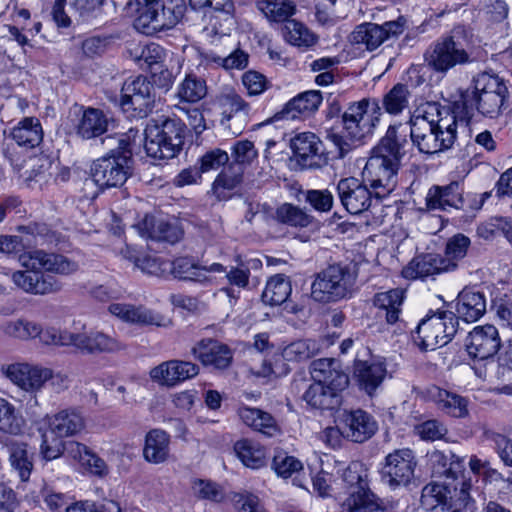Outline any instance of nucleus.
Here are the masks:
<instances>
[{"mask_svg": "<svg viewBox=\"0 0 512 512\" xmlns=\"http://www.w3.org/2000/svg\"><path fill=\"white\" fill-rule=\"evenodd\" d=\"M428 110L414 114L408 124L412 144L420 153L435 154L450 149L457 138L459 119L451 108L428 104Z\"/></svg>", "mask_w": 512, "mask_h": 512, "instance_id": "obj_1", "label": "nucleus"}, {"mask_svg": "<svg viewBox=\"0 0 512 512\" xmlns=\"http://www.w3.org/2000/svg\"><path fill=\"white\" fill-rule=\"evenodd\" d=\"M473 89L460 92V97L452 104V109L461 123L469 124L477 111L483 116L495 118L508 98L505 82L496 75L478 74Z\"/></svg>", "mask_w": 512, "mask_h": 512, "instance_id": "obj_2", "label": "nucleus"}, {"mask_svg": "<svg viewBox=\"0 0 512 512\" xmlns=\"http://www.w3.org/2000/svg\"><path fill=\"white\" fill-rule=\"evenodd\" d=\"M381 110L379 100L375 98L350 103L342 114V131L337 132L333 127L327 131V139L338 149L339 157H344L356 142L374 133L382 116Z\"/></svg>", "mask_w": 512, "mask_h": 512, "instance_id": "obj_3", "label": "nucleus"}, {"mask_svg": "<svg viewBox=\"0 0 512 512\" xmlns=\"http://www.w3.org/2000/svg\"><path fill=\"white\" fill-rule=\"evenodd\" d=\"M122 134L118 137H109L108 139L116 143L109 152L95 160L91 167V180H86L85 185L90 186L93 183L100 189L121 187L131 176L133 167V142L130 134Z\"/></svg>", "mask_w": 512, "mask_h": 512, "instance_id": "obj_4", "label": "nucleus"}, {"mask_svg": "<svg viewBox=\"0 0 512 512\" xmlns=\"http://www.w3.org/2000/svg\"><path fill=\"white\" fill-rule=\"evenodd\" d=\"M186 125L178 118L159 117L149 120L145 128V151L155 160H168L182 150Z\"/></svg>", "mask_w": 512, "mask_h": 512, "instance_id": "obj_5", "label": "nucleus"}, {"mask_svg": "<svg viewBox=\"0 0 512 512\" xmlns=\"http://www.w3.org/2000/svg\"><path fill=\"white\" fill-rule=\"evenodd\" d=\"M1 374L22 391L30 393L35 406H38L37 393L49 382L53 391L61 393L69 386V379L52 369L28 362H15L0 367Z\"/></svg>", "mask_w": 512, "mask_h": 512, "instance_id": "obj_6", "label": "nucleus"}, {"mask_svg": "<svg viewBox=\"0 0 512 512\" xmlns=\"http://www.w3.org/2000/svg\"><path fill=\"white\" fill-rule=\"evenodd\" d=\"M49 252L33 249L20 255V264L25 271H15L11 278L19 289L32 295H48L60 292L63 284L53 275L45 274Z\"/></svg>", "mask_w": 512, "mask_h": 512, "instance_id": "obj_7", "label": "nucleus"}, {"mask_svg": "<svg viewBox=\"0 0 512 512\" xmlns=\"http://www.w3.org/2000/svg\"><path fill=\"white\" fill-rule=\"evenodd\" d=\"M470 43L464 26L455 27L450 35L434 42L424 53L427 66L434 72L446 74L458 65L471 62Z\"/></svg>", "mask_w": 512, "mask_h": 512, "instance_id": "obj_8", "label": "nucleus"}, {"mask_svg": "<svg viewBox=\"0 0 512 512\" xmlns=\"http://www.w3.org/2000/svg\"><path fill=\"white\" fill-rule=\"evenodd\" d=\"M134 27L146 35L173 28L184 16V0H135Z\"/></svg>", "mask_w": 512, "mask_h": 512, "instance_id": "obj_9", "label": "nucleus"}, {"mask_svg": "<svg viewBox=\"0 0 512 512\" xmlns=\"http://www.w3.org/2000/svg\"><path fill=\"white\" fill-rule=\"evenodd\" d=\"M357 275L348 265L335 263L316 273L311 284V297L319 303H336L351 298Z\"/></svg>", "mask_w": 512, "mask_h": 512, "instance_id": "obj_10", "label": "nucleus"}, {"mask_svg": "<svg viewBox=\"0 0 512 512\" xmlns=\"http://www.w3.org/2000/svg\"><path fill=\"white\" fill-rule=\"evenodd\" d=\"M342 479L348 497L344 506L348 512H378L384 509L383 501L370 489L369 470L360 461H352L343 471Z\"/></svg>", "mask_w": 512, "mask_h": 512, "instance_id": "obj_11", "label": "nucleus"}, {"mask_svg": "<svg viewBox=\"0 0 512 512\" xmlns=\"http://www.w3.org/2000/svg\"><path fill=\"white\" fill-rule=\"evenodd\" d=\"M458 319L451 311H442L422 319L413 333L415 344L422 350H435L448 344L457 332Z\"/></svg>", "mask_w": 512, "mask_h": 512, "instance_id": "obj_12", "label": "nucleus"}, {"mask_svg": "<svg viewBox=\"0 0 512 512\" xmlns=\"http://www.w3.org/2000/svg\"><path fill=\"white\" fill-rule=\"evenodd\" d=\"M400 166V162L371 151L363 169V180L375 190L377 197H382L396 187Z\"/></svg>", "mask_w": 512, "mask_h": 512, "instance_id": "obj_13", "label": "nucleus"}, {"mask_svg": "<svg viewBox=\"0 0 512 512\" xmlns=\"http://www.w3.org/2000/svg\"><path fill=\"white\" fill-rule=\"evenodd\" d=\"M155 103L153 84L145 76L127 80L121 89V107L132 117L144 118L152 112Z\"/></svg>", "mask_w": 512, "mask_h": 512, "instance_id": "obj_14", "label": "nucleus"}, {"mask_svg": "<svg viewBox=\"0 0 512 512\" xmlns=\"http://www.w3.org/2000/svg\"><path fill=\"white\" fill-rule=\"evenodd\" d=\"M416 459L412 450L397 449L385 457L382 479L391 488L407 486L414 477Z\"/></svg>", "mask_w": 512, "mask_h": 512, "instance_id": "obj_15", "label": "nucleus"}, {"mask_svg": "<svg viewBox=\"0 0 512 512\" xmlns=\"http://www.w3.org/2000/svg\"><path fill=\"white\" fill-rule=\"evenodd\" d=\"M501 339L494 325L476 326L465 340V348L470 358L488 360L499 351Z\"/></svg>", "mask_w": 512, "mask_h": 512, "instance_id": "obj_16", "label": "nucleus"}, {"mask_svg": "<svg viewBox=\"0 0 512 512\" xmlns=\"http://www.w3.org/2000/svg\"><path fill=\"white\" fill-rule=\"evenodd\" d=\"M403 31L404 21L401 18L385 22L383 25L363 23L353 31L351 40L353 43L364 45L367 50L373 51L384 41L402 34Z\"/></svg>", "mask_w": 512, "mask_h": 512, "instance_id": "obj_17", "label": "nucleus"}, {"mask_svg": "<svg viewBox=\"0 0 512 512\" xmlns=\"http://www.w3.org/2000/svg\"><path fill=\"white\" fill-rule=\"evenodd\" d=\"M200 368L197 364L184 360H168L150 370L153 382L168 388L175 387L187 380L196 377Z\"/></svg>", "mask_w": 512, "mask_h": 512, "instance_id": "obj_18", "label": "nucleus"}, {"mask_svg": "<svg viewBox=\"0 0 512 512\" xmlns=\"http://www.w3.org/2000/svg\"><path fill=\"white\" fill-rule=\"evenodd\" d=\"M337 193L342 206L350 214H361L371 206L372 193L363 181L355 177L340 179L337 183Z\"/></svg>", "mask_w": 512, "mask_h": 512, "instance_id": "obj_19", "label": "nucleus"}, {"mask_svg": "<svg viewBox=\"0 0 512 512\" xmlns=\"http://www.w3.org/2000/svg\"><path fill=\"white\" fill-rule=\"evenodd\" d=\"M339 420L342 435L353 442L362 443L377 431V423L374 418L361 409L344 410Z\"/></svg>", "mask_w": 512, "mask_h": 512, "instance_id": "obj_20", "label": "nucleus"}, {"mask_svg": "<svg viewBox=\"0 0 512 512\" xmlns=\"http://www.w3.org/2000/svg\"><path fill=\"white\" fill-rule=\"evenodd\" d=\"M108 310L119 320L133 325L165 327L170 323L163 315L143 305L112 303Z\"/></svg>", "mask_w": 512, "mask_h": 512, "instance_id": "obj_21", "label": "nucleus"}, {"mask_svg": "<svg viewBox=\"0 0 512 512\" xmlns=\"http://www.w3.org/2000/svg\"><path fill=\"white\" fill-rule=\"evenodd\" d=\"M457 264L433 253L414 257L403 269L402 275L406 279H422L433 277L442 272L452 271Z\"/></svg>", "mask_w": 512, "mask_h": 512, "instance_id": "obj_22", "label": "nucleus"}, {"mask_svg": "<svg viewBox=\"0 0 512 512\" xmlns=\"http://www.w3.org/2000/svg\"><path fill=\"white\" fill-rule=\"evenodd\" d=\"M191 354L204 366H212L219 370L228 368L233 360V352L230 347L211 338L197 342L192 347Z\"/></svg>", "mask_w": 512, "mask_h": 512, "instance_id": "obj_23", "label": "nucleus"}, {"mask_svg": "<svg viewBox=\"0 0 512 512\" xmlns=\"http://www.w3.org/2000/svg\"><path fill=\"white\" fill-rule=\"evenodd\" d=\"M408 137L410 136L407 123L390 125L372 151L401 163L409 146Z\"/></svg>", "mask_w": 512, "mask_h": 512, "instance_id": "obj_24", "label": "nucleus"}, {"mask_svg": "<svg viewBox=\"0 0 512 512\" xmlns=\"http://www.w3.org/2000/svg\"><path fill=\"white\" fill-rule=\"evenodd\" d=\"M425 201L428 210H460L464 205L463 189L456 181L445 186L434 185L428 190Z\"/></svg>", "mask_w": 512, "mask_h": 512, "instance_id": "obj_25", "label": "nucleus"}, {"mask_svg": "<svg viewBox=\"0 0 512 512\" xmlns=\"http://www.w3.org/2000/svg\"><path fill=\"white\" fill-rule=\"evenodd\" d=\"M387 374L386 366L377 360H355L354 378L359 388L372 396L381 386Z\"/></svg>", "mask_w": 512, "mask_h": 512, "instance_id": "obj_26", "label": "nucleus"}, {"mask_svg": "<svg viewBox=\"0 0 512 512\" xmlns=\"http://www.w3.org/2000/svg\"><path fill=\"white\" fill-rule=\"evenodd\" d=\"M47 423L49 431L58 438L75 436L85 427V419L76 408H66L48 416Z\"/></svg>", "mask_w": 512, "mask_h": 512, "instance_id": "obj_27", "label": "nucleus"}, {"mask_svg": "<svg viewBox=\"0 0 512 512\" xmlns=\"http://www.w3.org/2000/svg\"><path fill=\"white\" fill-rule=\"evenodd\" d=\"M11 470L17 474L20 482L26 483L34 469V452L25 442L11 440L5 444Z\"/></svg>", "mask_w": 512, "mask_h": 512, "instance_id": "obj_28", "label": "nucleus"}, {"mask_svg": "<svg viewBox=\"0 0 512 512\" xmlns=\"http://www.w3.org/2000/svg\"><path fill=\"white\" fill-rule=\"evenodd\" d=\"M291 148L298 163L304 168L319 166L322 142L312 132H303L291 140Z\"/></svg>", "mask_w": 512, "mask_h": 512, "instance_id": "obj_29", "label": "nucleus"}, {"mask_svg": "<svg viewBox=\"0 0 512 512\" xmlns=\"http://www.w3.org/2000/svg\"><path fill=\"white\" fill-rule=\"evenodd\" d=\"M137 227L143 237L154 241L174 244L182 237V231L177 225L155 216L146 215Z\"/></svg>", "mask_w": 512, "mask_h": 512, "instance_id": "obj_30", "label": "nucleus"}, {"mask_svg": "<svg viewBox=\"0 0 512 512\" xmlns=\"http://www.w3.org/2000/svg\"><path fill=\"white\" fill-rule=\"evenodd\" d=\"M311 376L316 383L333 385L337 389H346L349 385L348 375L340 369L339 362L331 358L314 360Z\"/></svg>", "mask_w": 512, "mask_h": 512, "instance_id": "obj_31", "label": "nucleus"}, {"mask_svg": "<svg viewBox=\"0 0 512 512\" xmlns=\"http://www.w3.org/2000/svg\"><path fill=\"white\" fill-rule=\"evenodd\" d=\"M456 312L457 319L465 322L479 320L486 312L485 295L473 288L463 289L457 297Z\"/></svg>", "mask_w": 512, "mask_h": 512, "instance_id": "obj_32", "label": "nucleus"}, {"mask_svg": "<svg viewBox=\"0 0 512 512\" xmlns=\"http://www.w3.org/2000/svg\"><path fill=\"white\" fill-rule=\"evenodd\" d=\"M432 473L436 476L457 479L464 471V458L451 450H432L427 453Z\"/></svg>", "mask_w": 512, "mask_h": 512, "instance_id": "obj_33", "label": "nucleus"}, {"mask_svg": "<svg viewBox=\"0 0 512 512\" xmlns=\"http://www.w3.org/2000/svg\"><path fill=\"white\" fill-rule=\"evenodd\" d=\"M343 390L337 389L333 385L314 382L305 391L303 399L313 408L332 410L340 406V392Z\"/></svg>", "mask_w": 512, "mask_h": 512, "instance_id": "obj_34", "label": "nucleus"}, {"mask_svg": "<svg viewBox=\"0 0 512 512\" xmlns=\"http://www.w3.org/2000/svg\"><path fill=\"white\" fill-rule=\"evenodd\" d=\"M403 302L404 291L402 289L379 292L373 298V304L378 309L377 316L384 318L390 325L399 321Z\"/></svg>", "mask_w": 512, "mask_h": 512, "instance_id": "obj_35", "label": "nucleus"}, {"mask_svg": "<svg viewBox=\"0 0 512 512\" xmlns=\"http://www.w3.org/2000/svg\"><path fill=\"white\" fill-rule=\"evenodd\" d=\"M108 125L109 119L102 110L89 107L83 111L75 131L82 139L89 140L103 135Z\"/></svg>", "mask_w": 512, "mask_h": 512, "instance_id": "obj_36", "label": "nucleus"}, {"mask_svg": "<svg viewBox=\"0 0 512 512\" xmlns=\"http://www.w3.org/2000/svg\"><path fill=\"white\" fill-rule=\"evenodd\" d=\"M322 102V95L320 91L310 90L299 94L291 99L281 112L275 115L276 119L294 120L299 115L304 113H311L318 109Z\"/></svg>", "mask_w": 512, "mask_h": 512, "instance_id": "obj_37", "label": "nucleus"}, {"mask_svg": "<svg viewBox=\"0 0 512 512\" xmlns=\"http://www.w3.org/2000/svg\"><path fill=\"white\" fill-rule=\"evenodd\" d=\"M10 137L20 147L35 148L43 140L42 125L36 117H25L11 130Z\"/></svg>", "mask_w": 512, "mask_h": 512, "instance_id": "obj_38", "label": "nucleus"}, {"mask_svg": "<svg viewBox=\"0 0 512 512\" xmlns=\"http://www.w3.org/2000/svg\"><path fill=\"white\" fill-rule=\"evenodd\" d=\"M430 396L438 409L455 418H464L468 415V400L458 394L439 387L430 390Z\"/></svg>", "mask_w": 512, "mask_h": 512, "instance_id": "obj_39", "label": "nucleus"}, {"mask_svg": "<svg viewBox=\"0 0 512 512\" xmlns=\"http://www.w3.org/2000/svg\"><path fill=\"white\" fill-rule=\"evenodd\" d=\"M238 415L245 425L266 436L272 437L279 431L274 417L261 409L244 406L239 408Z\"/></svg>", "mask_w": 512, "mask_h": 512, "instance_id": "obj_40", "label": "nucleus"}, {"mask_svg": "<svg viewBox=\"0 0 512 512\" xmlns=\"http://www.w3.org/2000/svg\"><path fill=\"white\" fill-rule=\"evenodd\" d=\"M256 6L271 24L286 25L297 12L293 0H258Z\"/></svg>", "mask_w": 512, "mask_h": 512, "instance_id": "obj_41", "label": "nucleus"}, {"mask_svg": "<svg viewBox=\"0 0 512 512\" xmlns=\"http://www.w3.org/2000/svg\"><path fill=\"white\" fill-rule=\"evenodd\" d=\"M247 64L248 54L242 50H235L229 54H219L212 50L200 53L199 65L206 68L243 69Z\"/></svg>", "mask_w": 512, "mask_h": 512, "instance_id": "obj_42", "label": "nucleus"}, {"mask_svg": "<svg viewBox=\"0 0 512 512\" xmlns=\"http://www.w3.org/2000/svg\"><path fill=\"white\" fill-rule=\"evenodd\" d=\"M169 435L160 429L149 431L145 438L143 456L153 464L165 462L169 457Z\"/></svg>", "mask_w": 512, "mask_h": 512, "instance_id": "obj_43", "label": "nucleus"}, {"mask_svg": "<svg viewBox=\"0 0 512 512\" xmlns=\"http://www.w3.org/2000/svg\"><path fill=\"white\" fill-rule=\"evenodd\" d=\"M292 291L289 278L283 274L272 276L266 283L262 293V301L271 306L283 304Z\"/></svg>", "mask_w": 512, "mask_h": 512, "instance_id": "obj_44", "label": "nucleus"}, {"mask_svg": "<svg viewBox=\"0 0 512 512\" xmlns=\"http://www.w3.org/2000/svg\"><path fill=\"white\" fill-rule=\"evenodd\" d=\"M274 220L295 228H306L314 220L305 209L291 203H283L275 209Z\"/></svg>", "mask_w": 512, "mask_h": 512, "instance_id": "obj_45", "label": "nucleus"}, {"mask_svg": "<svg viewBox=\"0 0 512 512\" xmlns=\"http://www.w3.org/2000/svg\"><path fill=\"white\" fill-rule=\"evenodd\" d=\"M234 451L240 461L248 468L259 469L266 464V453L259 444L242 439L235 443Z\"/></svg>", "mask_w": 512, "mask_h": 512, "instance_id": "obj_46", "label": "nucleus"}, {"mask_svg": "<svg viewBox=\"0 0 512 512\" xmlns=\"http://www.w3.org/2000/svg\"><path fill=\"white\" fill-rule=\"evenodd\" d=\"M321 350V344L314 339H299L291 342L282 350V357L289 362L306 361Z\"/></svg>", "mask_w": 512, "mask_h": 512, "instance_id": "obj_47", "label": "nucleus"}, {"mask_svg": "<svg viewBox=\"0 0 512 512\" xmlns=\"http://www.w3.org/2000/svg\"><path fill=\"white\" fill-rule=\"evenodd\" d=\"M69 448L73 457L78 458L92 474L99 477H103L108 474L109 470L106 462L89 450L87 446L79 442H71L69 443Z\"/></svg>", "mask_w": 512, "mask_h": 512, "instance_id": "obj_48", "label": "nucleus"}, {"mask_svg": "<svg viewBox=\"0 0 512 512\" xmlns=\"http://www.w3.org/2000/svg\"><path fill=\"white\" fill-rule=\"evenodd\" d=\"M207 94V85L204 79L188 74L178 85L176 96L180 102L197 103Z\"/></svg>", "mask_w": 512, "mask_h": 512, "instance_id": "obj_49", "label": "nucleus"}, {"mask_svg": "<svg viewBox=\"0 0 512 512\" xmlns=\"http://www.w3.org/2000/svg\"><path fill=\"white\" fill-rule=\"evenodd\" d=\"M284 38L291 45L308 49L317 43V36L303 23L292 19L284 28Z\"/></svg>", "mask_w": 512, "mask_h": 512, "instance_id": "obj_50", "label": "nucleus"}, {"mask_svg": "<svg viewBox=\"0 0 512 512\" xmlns=\"http://www.w3.org/2000/svg\"><path fill=\"white\" fill-rule=\"evenodd\" d=\"M171 271L175 278L181 280H189L199 283H206L210 281V278L203 273L201 266L187 257L175 259L172 262Z\"/></svg>", "mask_w": 512, "mask_h": 512, "instance_id": "obj_51", "label": "nucleus"}, {"mask_svg": "<svg viewBox=\"0 0 512 512\" xmlns=\"http://www.w3.org/2000/svg\"><path fill=\"white\" fill-rule=\"evenodd\" d=\"M24 420L15 406L4 398H0V430L12 435L22 432Z\"/></svg>", "mask_w": 512, "mask_h": 512, "instance_id": "obj_52", "label": "nucleus"}, {"mask_svg": "<svg viewBox=\"0 0 512 512\" xmlns=\"http://www.w3.org/2000/svg\"><path fill=\"white\" fill-rule=\"evenodd\" d=\"M243 170L241 167L229 165L224 169L213 182V192L220 199L225 197V190H233L241 181Z\"/></svg>", "mask_w": 512, "mask_h": 512, "instance_id": "obj_53", "label": "nucleus"}, {"mask_svg": "<svg viewBox=\"0 0 512 512\" xmlns=\"http://www.w3.org/2000/svg\"><path fill=\"white\" fill-rule=\"evenodd\" d=\"M221 125L230 128L228 122L237 114L246 118L250 111L249 104L238 94H228L222 99Z\"/></svg>", "mask_w": 512, "mask_h": 512, "instance_id": "obj_54", "label": "nucleus"}, {"mask_svg": "<svg viewBox=\"0 0 512 512\" xmlns=\"http://www.w3.org/2000/svg\"><path fill=\"white\" fill-rule=\"evenodd\" d=\"M409 90L403 84H396L383 98L382 104L386 112L397 115L408 105Z\"/></svg>", "mask_w": 512, "mask_h": 512, "instance_id": "obj_55", "label": "nucleus"}, {"mask_svg": "<svg viewBox=\"0 0 512 512\" xmlns=\"http://www.w3.org/2000/svg\"><path fill=\"white\" fill-rule=\"evenodd\" d=\"M471 487V482L466 480L461 482V487L458 492L457 487H455L456 494L450 497L449 503V507L453 512H475V502L469 494Z\"/></svg>", "mask_w": 512, "mask_h": 512, "instance_id": "obj_56", "label": "nucleus"}, {"mask_svg": "<svg viewBox=\"0 0 512 512\" xmlns=\"http://www.w3.org/2000/svg\"><path fill=\"white\" fill-rule=\"evenodd\" d=\"M450 491L446 486L438 483H429L424 486L421 494V503L428 508L446 505Z\"/></svg>", "mask_w": 512, "mask_h": 512, "instance_id": "obj_57", "label": "nucleus"}, {"mask_svg": "<svg viewBox=\"0 0 512 512\" xmlns=\"http://www.w3.org/2000/svg\"><path fill=\"white\" fill-rule=\"evenodd\" d=\"M231 155L233 162L230 165H235L237 169L241 167L244 171V168L257 157V150L251 141L242 140L234 144Z\"/></svg>", "mask_w": 512, "mask_h": 512, "instance_id": "obj_58", "label": "nucleus"}, {"mask_svg": "<svg viewBox=\"0 0 512 512\" xmlns=\"http://www.w3.org/2000/svg\"><path fill=\"white\" fill-rule=\"evenodd\" d=\"M302 467V463L297 458L284 452H279L273 457L272 469L280 477L289 478L299 472Z\"/></svg>", "mask_w": 512, "mask_h": 512, "instance_id": "obj_59", "label": "nucleus"}, {"mask_svg": "<svg viewBox=\"0 0 512 512\" xmlns=\"http://www.w3.org/2000/svg\"><path fill=\"white\" fill-rule=\"evenodd\" d=\"M164 59V49L155 43L148 44L141 49V53L138 56L140 66L146 67L154 74L157 71V67H161V63Z\"/></svg>", "mask_w": 512, "mask_h": 512, "instance_id": "obj_60", "label": "nucleus"}, {"mask_svg": "<svg viewBox=\"0 0 512 512\" xmlns=\"http://www.w3.org/2000/svg\"><path fill=\"white\" fill-rule=\"evenodd\" d=\"M416 434L426 441L442 439L448 432L446 426L438 420H427L415 426Z\"/></svg>", "mask_w": 512, "mask_h": 512, "instance_id": "obj_61", "label": "nucleus"}, {"mask_svg": "<svg viewBox=\"0 0 512 512\" xmlns=\"http://www.w3.org/2000/svg\"><path fill=\"white\" fill-rule=\"evenodd\" d=\"M486 439L494 444L504 464L512 467V440L497 432H486Z\"/></svg>", "mask_w": 512, "mask_h": 512, "instance_id": "obj_62", "label": "nucleus"}, {"mask_svg": "<svg viewBox=\"0 0 512 512\" xmlns=\"http://www.w3.org/2000/svg\"><path fill=\"white\" fill-rule=\"evenodd\" d=\"M105 2L106 0H71L70 4L83 21H88L101 13Z\"/></svg>", "mask_w": 512, "mask_h": 512, "instance_id": "obj_63", "label": "nucleus"}, {"mask_svg": "<svg viewBox=\"0 0 512 512\" xmlns=\"http://www.w3.org/2000/svg\"><path fill=\"white\" fill-rule=\"evenodd\" d=\"M38 338L45 345L70 346L72 332L60 330L55 327L41 328V333Z\"/></svg>", "mask_w": 512, "mask_h": 512, "instance_id": "obj_64", "label": "nucleus"}]
</instances>
